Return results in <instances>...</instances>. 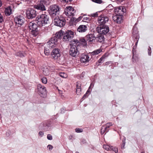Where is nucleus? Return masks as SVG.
<instances>
[{"mask_svg": "<svg viewBox=\"0 0 153 153\" xmlns=\"http://www.w3.org/2000/svg\"><path fill=\"white\" fill-rule=\"evenodd\" d=\"M36 23L39 26H42L47 24L49 22L48 16L45 14H42L36 18Z\"/></svg>", "mask_w": 153, "mask_h": 153, "instance_id": "1", "label": "nucleus"}, {"mask_svg": "<svg viewBox=\"0 0 153 153\" xmlns=\"http://www.w3.org/2000/svg\"><path fill=\"white\" fill-rule=\"evenodd\" d=\"M60 10V8L59 6L56 5H53L50 6L49 8L48 13L52 17H54L56 16L58 17Z\"/></svg>", "mask_w": 153, "mask_h": 153, "instance_id": "2", "label": "nucleus"}, {"mask_svg": "<svg viewBox=\"0 0 153 153\" xmlns=\"http://www.w3.org/2000/svg\"><path fill=\"white\" fill-rule=\"evenodd\" d=\"M50 3V0H40L38 1V4L34 5V7L37 10L42 11L45 10L46 9L45 5H49Z\"/></svg>", "mask_w": 153, "mask_h": 153, "instance_id": "3", "label": "nucleus"}, {"mask_svg": "<svg viewBox=\"0 0 153 153\" xmlns=\"http://www.w3.org/2000/svg\"><path fill=\"white\" fill-rule=\"evenodd\" d=\"M37 24L34 22H30L28 25V27L31 30V34L34 36H36L39 34Z\"/></svg>", "mask_w": 153, "mask_h": 153, "instance_id": "4", "label": "nucleus"}, {"mask_svg": "<svg viewBox=\"0 0 153 153\" xmlns=\"http://www.w3.org/2000/svg\"><path fill=\"white\" fill-rule=\"evenodd\" d=\"M75 11L71 7H67L65 10L64 14H65L69 18H71L74 15Z\"/></svg>", "mask_w": 153, "mask_h": 153, "instance_id": "5", "label": "nucleus"}, {"mask_svg": "<svg viewBox=\"0 0 153 153\" xmlns=\"http://www.w3.org/2000/svg\"><path fill=\"white\" fill-rule=\"evenodd\" d=\"M108 17L104 14L100 15L98 18V22L100 25H105V24L108 22Z\"/></svg>", "mask_w": 153, "mask_h": 153, "instance_id": "6", "label": "nucleus"}, {"mask_svg": "<svg viewBox=\"0 0 153 153\" xmlns=\"http://www.w3.org/2000/svg\"><path fill=\"white\" fill-rule=\"evenodd\" d=\"M57 18L56 16L54 18L55 24L56 25L62 27L65 25V20L64 18Z\"/></svg>", "mask_w": 153, "mask_h": 153, "instance_id": "7", "label": "nucleus"}, {"mask_svg": "<svg viewBox=\"0 0 153 153\" xmlns=\"http://www.w3.org/2000/svg\"><path fill=\"white\" fill-rule=\"evenodd\" d=\"M74 37V32L71 30H68L63 36V40L64 41H69Z\"/></svg>", "mask_w": 153, "mask_h": 153, "instance_id": "8", "label": "nucleus"}, {"mask_svg": "<svg viewBox=\"0 0 153 153\" xmlns=\"http://www.w3.org/2000/svg\"><path fill=\"white\" fill-rule=\"evenodd\" d=\"M37 91L39 95L41 97H44L46 94L45 87L40 84H39L37 86Z\"/></svg>", "mask_w": 153, "mask_h": 153, "instance_id": "9", "label": "nucleus"}, {"mask_svg": "<svg viewBox=\"0 0 153 153\" xmlns=\"http://www.w3.org/2000/svg\"><path fill=\"white\" fill-rule=\"evenodd\" d=\"M26 14L27 17L28 19H32L35 17L36 16L35 10L30 8L26 10Z\"/></svg>", "mask_w": 153, "mask_h": 153, "instance_id": "10", "label": "nucleus"}, {"mask_svg": "<svg viewBox=\"0 0 153 153\" xmlns=\"http://www.w3.org/2000/svg\"><path fill=\"white\" fill-rule=\"evenodd\" d=\"M97 30L100 34H105L109 32V28L108 26L105 25H99Z\"/></svg>", "mask_w": 153, "mask_h": 153, "instance_id": "11", "label": "nucleus"}, {"mask_svg": "<svg viewBox=\"0 0 153 153\" xmlns=\"http://www.w3.org/2000/svg\"><path fill=\"white\" fill-rule=\"evenodd\" d=\"M58 41L56 38L52 37L47 42V45L50 48H53L58 44Z\"/></svg>", "mask_w": 153, "mask_h": 153, "instance_id": "12", "label": "nucleus"}, {"mask_svg": "<svg viewBox=\"0 0 153 153\" xmlns=\"http://www.w3.org/2000/svg\"><path fill=\"white\" fill-rule=\"evenodd\" d=\"M76 45H74L72 46L69 51L70 55L72 56L76 57L79 54V52L77 50V48L76 47Z\"/></svg>", "mask_w": 153, "mask_h": 153, "instance_id": "13", "label": "nucleus"}, {"mask_svg": "<svg viewBox=\"0 0 153 153\" xmlns=\"http://www.w3.org/2000/svg\"><path fill=\"white\" fill-rule=\"evenodd\" d=\"M60 50L55 48L53 49L51 53V56L54 59H58L60 56Z\"/></svg>", "mask_w": 153, "mask_h": 153, "instance_id": "14", "label": "nucleus"}, {"mask_svg": "<svg viewBox=\"0 0 153 153\" xmlns=\"http://www.w3.org/2000/svg\"><path fill=\"white\" fill-rule=\"evenodd\" d=\"M24 20L25 19L23 17L21 16H18L14 19V21L16 24L17 25L19 26L22 25L23 24Z\"/></svg>", "mask_w": 153, "mask_h": 153, "instance_id": "15", "label": "nucleus"}, {"mask_svg": "<svg viewBox=\"0 0 153 153\" xmlns=\"http://www.w3.org/2000/svg\"><path fill=\"white\" fill-rule=\"evenodd\" d=\"M103 148L106 150H112L114 152L116 153H117L118 152V149L116 147H114L112 146H110L108 145H104Z\"/></svg>", "mask_w": 153, "mask_h": 153, "instance_id": "16", "label": "nucleus"}, {"mask_svg": "<svg viewBox=\"0 0 153 153\" xmlns=\"http://www.w3.org/2000/svg\"><path fill=\"white\" fill-rule=\"evenodd\" d=\"M133 35L134 37H135L137 42L135 43V45H136L138 43L139 36L138 34V31L137 28L136 27H134L132 30Z\"/></svg>", "mask_w": 153, "mask_h": 153, "instance_id": "17", "label": "nucleus"}, {"mask_svg": "<svg viewBox=\"0 0 153 153\" xmlns=\"http://www.w3.org/2000/svg\"><path fill=\"white\" fill-rule=\"evenodd\" d=\"M85 37L87 41L88 42H93L96 38L93 33L89 34L87 35Z\"/></svg>", "mask_w": 153, "mask_h": 153, "instance_id": "18", "label": "nucleus"}, {"mask_svg": "<svg viewBox=\"0 0 153 153\" xmlns=\"http://www.w3.org/2000/svg\"><path fill=\"white\" fill-rule=\"evenodd\" d=\"M90 59L88 55L82 54L81 56L80 61L81 62L87 63L88 62Z\"/></svg>", "mask_w": 153, "mask_h": 153, "instance_id": "19", "label": "nucleus"}, {"mask_svg": "<svg viewBox=\"0 0 153 153\" xmlns=\"http://www.w3.org/2000/svg\"><path fill=\"white\" fill-rule=\"evenodd\" d=\"M87 40H85V39L84 38L81 39L79 41L77 39H74L73 42L74 43H73V45L76 44V45L77 44L80 43L83 46H85L87 45Z\"/></svg>", "mask_w": 153, "mask_h": 153, "instance_id": "20", "label": "nucleus"}, {"mask_svg": "<svg viewBox=\"0 0 153 153\" xmlns=\"http://www.w3.org/2000/svg\"><path fill=\"white\" fill-rule=\"evenodd\" d=\"M113 18L114 22L117 23H120L122 20V15H115Z\"/></svg>", "mask_w": 153, "mask_h": 153, "instance_id": "21", "label": "nucleus"}, {"mask_svg": "<svg viewBox=\"0 0 153 153\" xmlns=\"http://www.w3.org/2000/svg\"><path fill=\"white\" fill-rule=\"evenodd\" d=\"M87 27L86 25H80L77 28V31L79 32L83 33L85 32L87 30Z\"/></svg>", "mask_w": 153, "mask_h": 153, "instance_id": "22", "label": "nucleus"}, {"mask_svg": "<svg viewBox=\"0 0 153 153\" xmlns=\"http://www.w3.org/2000/svg\"><path fill=\"white\" fill-rule=\"evenodd\" d=\"M4 13L7 16H10L12 13V9L11 7L9 6L5 8Z\"/></svg>", "mask_w": 153, "mask_h": 153, "instance_id": "23", "label": "nucleus"}, {"mask_svg": "<svg viewBox=\"0 0 153 153\" xmlns=\"http://www.w3.org/2000/svg\"><path fill=\"white\" fill-rule=\"evenodd\" d=\"M49 67H45L42 68V70L43 74L45 76L48 75L50 74Z\"/></svg>", "mask_w": 153, "mask_h": 153, "instance_id": "24", "label": "nucleus"}, {"mask_svg": "<svg viewBox=\"0 0 153 153\" xmlns=\"http://www.w3.org/2000/svg\"><path fill=\"white\" fill-rule=\"evenodd\" d=\"M63 33V31L61 30L57 32L53 37L56 38L57 39V41H58V40L60 39L61 37L62 36Z\"/></svg>", "mask_w": 153, "mask_h": 153, "instance_id": "25", "label": "nucleus"}, {"mask_svg": "<svg viewBox=\"0 0 153 153\" xmlns=\"http://www.w3.org/2000/svg\"><path fill=\"white\" fill-rule=\"evenodd\" d=\"M122 8L121 7H117L115 9L114 11L116 15H122V11L120 10Z\"/></svg>", "mask_w": 153, "mask_h": 153, "instance_id": "26", "label": "nucleus"}, {"mask_svg": "<svg viewBox=\"0 0 153 153\" xmlns=\"http://www.w3.org/2000/svg\"><path fill=\"white\" fill-rule=\"evenodd\" d=\"M97 40L100 42H103L104 40V36L101 34H99L97 37L96 38Z\"/></svg>", "mask_w": 153, "mask_h": 153, "instance_id": "27", "label": "nucleus"}, {"mask_svg": "<svg viewBox=\"0 0 153 153\" xmlns=\"http://www.w3.org/2000/svg\"><path fill=\"white\" fill-rule=\"evenodd\" d=\"M102 51V50L100 48L99 49H98L95 50L93 51L91 53L92 55H97L100 52H101Z\"/></svg>", "mask_w": 153, "mask_h": 153, "instance_id": "28", "label": "nucleus"}, {"mask_svg": "<svg viewBox=\"0 0 153 153\" xmlns=\"http://www.w3.org/2000/svg\"><path fill=\"white\" fill-rule=\"evenodd\" d=\"M107 56L106 55V54H105L103 55L98 60V62L99 63H101L104 62Z\"/></svg>", "mask_w": 153, "mask_h": 153, "instance_id": "29", "label": "nucleus"}, {"mask_svg": "<svg viewBox=\"0 0 153 153\" xmlns=\"http://www.w3.org/2000/svg\"><path fill=\"white\" fill-rule=\"evenodd\" d=\"M59 75L61 77L64 78H66L68 76L67 74L64 72L60 73H59Z\"/></svg>", "mask_w": 153, "mask_h": 153, "instance_id": "30", "label": "nucleus"}, {"mask_svg": "<svg viewBox=\"0 0 153 153\" xmlns=\"http://www.w3.org/2000/svg\"><path fill=\"white\" fill-rule=\"evenodd\" d=\"M109 130H107L105 127V126H103L101 128V133L102 134H103L104 132L106 131L107 132Z\"/></svg>", "mask_w": 153, "mask_h": 153, "instance_id": "31", "label": "nucleus"}, {"mask_svg": "<svg viewBox=\"0 0 153 153\" xmlns=\"http://www.w3.org/2000/svg\"><path fill=\"white\" fill-rule=\"evenodd\" d=\"M112 125V124L111 123H107L104 126L106 129L107 130L108 129L109 127Z\"/></svg>", "mask_w": 153, "mask_h": 153, "instance_id": "32", "label": "nucleus"}, {"mask_svg": "<svg viewBox=\"0 0 153 153\" xmlns=\"http://www.w3.org/2000/svg\"><path fill=\"white\" fill-rule=\"evenodd\" d=\"M100 13V12H96V13H92L91 14V17H97L99 15V13Z\"/></svg>", "mask_w": 153, "mask_h": 153, "instance_id": "33", "label": "nucleus"}, {"mask_svg": "<svg viewBox=\"0 0 153 153\" xmlns=\"http://www.w3.org/2000/svg\"><path fill=\"white\" fill-rule=\"evenodd\" d=\"M44 53L45 55L48 56L49 55L50 51L48 49H47V48L45 49Z\"/></svg>", "mask_w": 153, "mask_h": 153, "instance_id": "34", "label": "nucleus"}, {"mask_svg": "<svg viewBox=\"0 0 153 153\" xmlns=\"http://www.w3.org/2000/svg\"><path fill=\"white\" fill-rule=\"evenodd\" d=\"M90 19L89 18L87 17H84L83 19V21L84 22H88L89 21H90Z\"/></svg>", "mask_w": 153, "mask_h": 153, "instance_id": "35", "label": "nucleus"}, {"mask_svg": "<svg viewBox=\"0 0 153 153\" xmlns=\"http://www.w3.org/2000/svg\"><path fill=\"white\" fill-rule=\"evenodd\" d=\"M42 82L44 84H46L47 82V80L46 78L44 77L41 79Z\"/></svg>", "mask_w": 153, "mask_h": 153, "instance_id": "36", "label": "nucleus"}, {"mask_svg": "<svg viewBox=\"0 0 153 153\" xmlns=\"http://www.w3.org/2000/svg\"><path fill=\"white\" fill-rule=\"evenodd\" d=\"M16 55L17 56L22 57L24 56L23 54L21 52H19L17 53Z\"/></svg>", "mask_w": 153, "mask_h": 153, "instance_id": "37", "label": "nucleus"}, {"mask_svg": "<svg viewBox=\"0 0 153 153\" xmlns=\"http://www.w3.org/2000/svg\"><path fill=\"white\" fill-rule=\"evenodd\" d=\"M81 89L76 88V92L77 95H79L81 94Z\"/></svg>", "mask_w": 153, "mask_h": 153, "instance_id": "38", "label": "nucleus"}, {"mask_svg": "<svg viewBox=\"0 0 153 153\" xmlns=\"http://www.w3.org/2000/svg\"><path fill=\"white\" fill-rule=\"evenodd\" d=\"M75 131L77 133L81 132L83 131L82 129L79 128H76L75 129Z\"/></svg>", "mask_w": 153, "mask_h": 153, "instance_id": "39", "label": "nucleus"}, {"mask_svg": "<svg viewBox=\"0 0 153 153\" xmlns=\"http://www.w3.org/2000/svg\"><path fill=\"white\" fill-rule=\"evenodd\" d=\"M76 88L81 89V83L80 82H77L76 83Z\"/></svg>", "mask_w": 153, "mask_h": 153, "instance_id": "40", "label": "nucleus"}, {"mask_svg": "<svg viewBox=\"0 0 153 153\" xmlns=\"http://www.w3.org/2000/svg\"><path fill=\"white\" fill-rule=\"evenodd\" d=\"M151 48L149 46L148 48V53L149 55H151Z\"/></svg>", "mask_w": 153, "mask_h": 153, "instance_id": "41", "label": "nucleus"}, {"mask_svg": "<svg viewBox=\"0 0 153 153\" xmlns=\"http://www.w3.org/2000/svg\"><path fill=\"white\" fill-rule=\"evenodd\" d=\"M93 1L97 3L100 4L102 3V0H93Z\"/></svg>", "mask_w": 153, "mask_h": 153, "instance_id": "42", "label": "nucleus"}, {"mask_svg": "<svg viewBox=\"0 0 153 153\" xmlns=\"http://www.w3.org/2000/svg\"><path fill=\"white\" fill-rule=\"evenodd\" d=\"M47 139L50 140H51L52 139V137L51 135L50 134H48L47 136Z\"/></svg>", "mask_w": 153, "mask_h": 153, "instance_id": "43", "label": "nucleus"}, {"mask_svg": "<svg viewBox=\"0 0 153 153\" xmlns=\"http://www.w3.org/2000/svg\"><path fill=\"white\" fill-rule=\"evenodd\" d=\"M91 85H92V84H91V85H90V87H89V89H89L90 88V87H91ZM88 90H89V89H88V91H87V92H86V93L85 94L83 95V97H82L83 98H84L85 97H87V93H88V92H89V91H88Z\"/></svg>", "mask_w": 153, "mask_h": 153, "instance_id": "44", "label": "nucleus"}, {"mask_svg": "<svg viewBox=\"0 0 153 153\" xmlns=\"http://www.w3.org/2000/svg\"><path fill=\"white\" fill-rule=\"evenodd\" d=\"M59 0L61 2L68 3L69 2H70L72 0Z\"/></svg>", "mask_w": 153, "mask_h": 153, "instance_id": "45", "label": "nucleus"}, {"mask_svg": "<svg viewBox=\"0 0 153 153\" xmlns=\"http://www.w3.org/2000/svg\"><path fill=\"white\" fill-rule=\"evenodd\" d=\"M3 20V16L2 14L0 13V23L2 22Z\"/></svg>", "mask_w": 153, "mask_h": 153, "instance_id": "46", "label": "nucleus"}, {"mask_svg": "<svg viewBox=\"0 0 153 153\" xmlns=\"http://www.w3.org/2000/svg\"><path fill=\"white\" fill-rule=\"evenodd\" d=\"M122 7V9H120L122 11V13L123 14V13L125 12L126 11V9L125 8H124L123 7L121 6V7Z\"/></svg>", "mask_w": 153, "mask_h": 153, "instance_id": "47", "label": "nucleus"}, {"mask_svg": "<svg viewBox=\"0 0 153 153\" xmlns=\"http://www.w3.org/2000/svg\"><path fill=\"white\" fill-rule=\"evenodd\" d=\"M47 147L49 150H51L52 149L53 146L51 145H49Z\"/></svg>", "mask_w": 153, "mask_h": 153, "instance_id": "48", "label": "nucleus"}, {"mask_svg": "<svg viewBox=\"0 0 153 153\" xmlns=\"http://www.w3.org/2000/svg\"><path fill=\"white\" fill-rule=\"evenodd\" d=\"M39 135L41 137H42L44 135L43 132L41 131H39Z\"/></svg>", "mask_w": 153, "mask_h": 153, "instance_id": "49", "label": "nucleus"}, {"mask_svg": "<svg viewBox=\"0 0 153 153\" xmlns=\"http://www.w3.org/2000/svg\"><path fill=\"white\" fill-rule=\"evenodd\" d=\"M29 62H30V64L31 65H33V64H34V60L33 59H31L30 60H29Z\"/></svg>", "mask_w": 153, "mask_h": 153, "instance_id": "50", "label": "nucleus"}, {"mask_svg": "<svg viewBox=\"0 0 153 153\" xmlns=\"http://www.w3.org/2000/svg\"><path fill=\"white\" fill-rule=\"evenodd\" d=\"M82 18V16H80L79 17V18H78V19H76V21L77 22H79V21H80L81 19Z\"/></svg>", "mask_w": 153, "mask_h": 153, "instance_id": "51", "label": "nucleus"}, {"mask_svg": "<svg viewBox=\"0 0 153 153\" xmlns=\"http://www.w3.org/2000/svg\"><path fill=\"white\" fill-rule=\"evenodd\" d=\"M65 110L64 108H62L61 109V113H63L65 112Z\"/></svg>", "mask_w": 153, "mask_h": 153, "instance_id": "52", "label": "nucleus"}, {"mask_svg": "<svg viewBox=\"0 0 153 153\" xmlns=\"http://www.w3.org/2000/svg\"><path fill=\"white\" fill-rule=\"evenodd\" d=\"M117 1L118 3H120L123 1V0H115Z\"/></svg>", "mask_w": 153, "mask_h": 153, "instance_id": "53", "label": "nucleus"}, {"mask_svg": "<svg viewBox=\"0 0 153 153\" xmlns=\"http://www.w3.org/2000/svg\"><path fill=\"white\" fill-rule=\"evenodd\" d=\"M73 138V136L72 135H70L68 137V138L69 140H71Z\"/></svg>", "mask_w": 153, "mask_h": 153, "instance_id": "54", "label": "nucleus"}, {"mask_svg": "<svg viewBox=\"0 0 153 153\" xmlns=\"http://www.w3.org/2000/svg\"><path fill=\"white\" fill-rule=\"evenodd\" d=\"M111 62H106V63H105V64L106 65H108L110 64V63Z\"/></svg>", "mask_w": 153, "mask_h": 153, "instance_id": "55", "label": "nucleus"}, {"mask_svg": "<svg viewBox=\"0 0 153 153\" xmlns=\"http://www.w3.org/2000/svg\"><path fill=\"white\" fill-rule=\"evenodd\" d=\"M2 2L1 0H0V7H1L2 5Z\"/></svg>", "mask_w": 153, "mask_h": 153, "instance_id": "56", "label": "nucleus"}, {"mask_svg": "<svg viewBox=\"0 0 153 153\" xmlns=\"http://www.w3.org/2000/svg\"><path fill=\"white\" fill-rule=\"evenodd\" d=\"M123 148H124V146H125V143H123Z\"/></svg>", "mask_w": 153, "mask_h": 153, "instance_id": "57", "label": "nucleus"}, {"mask_svg": "<svg viewBox=\"0 0 153 153\" xmlns=\"http://www.w3.org/2000/svg\"><path fill=\"white\" fill-rule=\"evenodd\" d=\"M76 153H79L78 152H76Z\"/></svg>", "mask_w": 153, "mask_h": 153, "instance_id": "58", "label": "nucleus"}, {"mask_svg": "<svg viewBox=\"0 0 153 153\" xmlns=\"http://www.w3.org/2000/svg\"><path fill=\"white\" fill-rule=\"evenodd\" d=\"M141 153H145L144 152H142Z\"/></svg>", "mask_w": 153, "mask_h": 153, "instance_id": "59", "label": "nucleus"}]
</instances>
